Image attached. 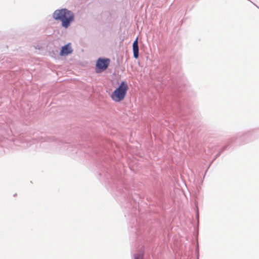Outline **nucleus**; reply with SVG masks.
<instances>
[{
    "mask_svg": "<svg viewBox=\"0 0 259 259\" xmlns=\"http://www.w3.org/2000/svg\"><path fill=\"white\" fill-rule=\"evenodd\" d=\"M53 17L54 19L60 20L62 23V26L65 28H68L74 20L73 14L65 9L56 10L53 14Z\"/></svg>",
    "mask_w": 259,
    "mask_h": 259,
    "instance_id": "f257e3e1",
    "label": "nucleus"
},
{
    "mask_svg": "<svg viewBox=\"0 0 259 259\" xmlns=\"http://www.w3.org/2000/svg\"><path fill=\"white\" fill-rule=\"evenodd\" d=\"M73 50L71 46V44L69 43L64 46H63L60 52V55L61 56H65L71 54Z\"/></svg>",
    "mask_w": 259,
    "mask_h": 259,
    "instance_id": "20e7f679",
    "label": "nucleus"
},
{
    "mask_svg": "<svg viewBox=\"0 0 259 259\" xmlns=\"http://www.w3.org/2000/svg\"><path fill=\"white\" fill-rule=\"evenodd\" d=\"M135 259H141V258L139 255V256L136 255L135 256Z\"/></svg>",
    "mask_w": 259,
    "mask_h": 259,
    "instance_id": "423d86ee",
    "label": "nucleus"
},
{
    "mask_svg": "<svg viewBox=\"0 0 259 259\" xmlns=\"http://www.w3.org/2000/svg\"><path fill=\"white\" fill-rule=\"evenodd\" d=\"M128 89L127 83L125 81H122L118 87L111 93V99L115 103L121 102L124 99Z\"/></svg>",
    "mask_w": 259,
    "mask_h": 259,
    "instance_id": "f03ea898",
    "label": "nucleus"
},
{
    "mask_svg": "<svg viewBox=\"0 0 259 259\" xmlns=\"http://www.w3.org/2000/svg\"><path fill=\"white\" fill-rule=\"evenodd\" d=\"M133 50L134 58L137 59L139 57V46L138 38H137L133 42Z\"/></svg>",
    "mask_w": 259,
    "mask_h": 259,
    "instance_id": "39448f33",
    "label": "nucleus"
},
{
    "mask_svg": "<svg viewBox=\"0 0 259 259\" xmlns=\"http://www.w3.org/2000/svg\"><path fill=\"white\" fill-rule=\"evenodd\" d=\"M110 60L107 58H99L96 64V71L97 73L105 70L109 66Z\"/></svg>",
    "mask_w": 259,
    "mask_h": 259,
    "instance_id": "7ed1b4c3",
    "label": "nucleus"
}]
</instances>
